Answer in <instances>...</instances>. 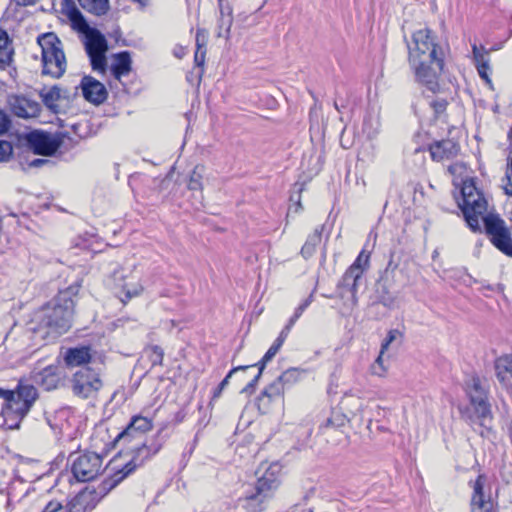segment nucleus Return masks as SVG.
Wrapping results in <instances>:
<instances>
[{
	"label": "nucleus",
	"mask_w": 512,
	"mask_h": 512,
	"mask_svg": "<svg viewBox=\"0 0 512 512\" xmlns=\"http://www.w3.org/2000/svg\"><path fill=\"white\" fill-rule=\"evenodd\" d=\"M13 153L12 144L9 141L0 140V162H6Z\"/></svg>",
	"instance_id": "c9c22d12"
},
{
	"label": "nucleus",
	"mask_w": 512,
	"mask_h": 512,
	"mask_svg": "<svg viewBox=\"0 0 512 512\" xmlns=\"http://www.w3.org/2000/svg\"><path fill=\"white\" fill-rule=\"evenodd\" d=\"M13 50H0V67L4 68L9 65L12 60Z\"/></svg>",
	"instance_id": "79ce46f5"
},
{
	"label": "nucleus",
	"mask_w": 512,
	"mask_h": 512,
	"mask_svg": "<svg viewBox=\"0 0 512 512\" xmlns=\"http://www.w3.org/2000/svg\"><path fill=\"white\" fill-rule=\"evenodd\" d=\"M323 229L324 227L322 225L317 226L314 232L308 236L305 244L301 248V255L305 259L310 258L314 254L316 247L321 242Z\"/></svg>",
	"instance_id": "cd10ccee"
},
{
	"label": "nucleus",
	"mask_w": 512,
	"mask_h": 512,
	"mask_svg": "<svg viewBox=\"0 0 512 512\" xmlns=\"http://www.w3.org/2000/svg\"><path fill=\"white\" fill-rule=\"evenodd\" d=\"M8 127L9 119L7 115L2 110H0V134L6 132Z\"/></svg>",
	"instance_id": "8fccbe9b"
},
{
	"label": "nucleus",
	"mask_w": 512,
	"mask_h": 512,
	"mask_svg": "<svg viewBox=\"0 0 512 512\" xmlns=\"http://www.w3.org/2000/svg\"><path fill=\"white\" fill-rule=\"evenodd\" d=\"M432 108L436 114H441L446 110L447 101L444 99H438L431 103Z\"/></svg>",
	"instance_id": "c03bdc74"
},
{
	"label": "nucleus",
	"mask_w": 512,
	"mask_h": 512,
	"mask_svg": "<svg viewBox=\"0 0 512 512\" xmlns=\"http://www.w3.org/2000/svg\"><path fill=\"white\" fill-rule=\"evenodd\" d=\"M408 50L409 64L416 80L429 91L436 93L439 90L438 79L444 68V53L431 31L421 29L413 33Z\"/></svg>",
	"instance_id": "f257e3e1"
},
{
	"label": "nucleus",
	"mask_w": 512,
	"mask_h": 512,
	"mask_svg": "<svg viewBox=\"0 0 512 512\" xmlns=\"http://www.w3.org/2000/svg\"><path fill=\"white\" fill-rule=\"evenodd\" d=\"M495 371L498 380L502 383L512 378V355H503L495 360Z\"/></svg>",
	"instance_id": "a878e982"
},
{
	"label": "nucleus",
	"mask_w": 512,
	"mask_h": 512,
	"mask_svg": "<svg viewBox=\"0 0 512 512\" xmlns=\"http://www.w3.org/2000/svg\"><path fill=\"white\" fill-rule=\"evenodd\" d=\"M299 317V315L294 313V315L290 318L288 324L283 328V330H287V335L289 334L290 329L292 328V326L295 324Z\"/></svg>",
	"instance_id": "6e6d98bb"
},
{
	"label": "nucleus",
	"mask_w": 512,
	"mask_h": 512,
	"mask_svg": "<svg viewBox=\"0 0 512 512\" xmlns=\"http://www.w3.org/2000/svg\"><path fill=\"white\" fill-rule=\"evenodd\" d=\"M278 353V350L276 348H274L272 345L271 347L268 349V351L265 353V355L263 356L262 360L253 365L254 368L257 366L258 367V371L256 374H254L252 376V378L247 382V384L241 389L240 393H246V394H250L254 391V388L258 382V380L260 379L261 375H262V372L266 366V364L272 360V358Z\"/></svg>",
	"instance_id": "4be33fe9"
},
{
	"label": "nucleus",
	"mask_w": 512,
	"mask_h": 512,
	"mask_svg": "<svg viewBox=\"0 0 512 512\" xmlns=\"http://www.w3.org/2000/svg\"><path fill=\"white\" fill-rule=\"evenodd\" d=\"M250 370H248L246 373H242V372H239L240 373V376L238 377V381L239 382H244L247 380V374Z\"/></svg>",
	"instance_id": "bf43d9fd"
},
{
	"label": "nucleus",
	"mask_w": 512,
	"mask_h": 512,
	"mask_svg": "<svg viewBox=\"0 0 512 512\" xmlns=\"http://www.w3.org/2000/svg\"><path fill=\"white\" fill-rule=\"evenodd\" d=\"M466 392L480 425L490 424L492 421L491 407L487 400V392L479 377L472 376L466 381Z\"/></svg>",
	"instance_id": "0eeeda50"
},
{
	"label": "nucleus",
	"mask_w": 512,
	"mask_h": 512,
	"mask_svg": "<svg viewBox=\"0 0 512 512\" xmlns=\"http://www.w3.org/2000/svg\"><path fill=\"white\" fill-rule=\"evenodd\" d=\"M472 52L476 67L489 63L488 51L483 46L478 47L476 44H473Z\"/></svg>",
	"instance_id": "473e14b6"
},
{
	"label": "nucleus",
	"mask_w": 512,
	"mask_h": 512,
	"mask_svg": "<svg viewBox=\"0 0 512 512\" xmlns=\"http://www.w3.org/2000/svg\"><path fill=\"white\" fill-rule=\"evenodd\" d=\"M299 317V315L294 313V315L290 318L288 324L283 328V330H287V335L289 334L290 329L292 328V326L295 324Z\"/></svg>",
	"instance_id": "5fc2aeb1"
},
{
	"label": "nucleus",
	"mask_w": 512,
	"mask_h": 512,
	"mask_svg": "<svg viewBox=\"0 0 512 512\" xmlns=\"http://www.w3.org/2000/svg\"><path fill=\"white\" fill-rule=\"evenodd\" d=\"M39 96L42 99L44 105L51 111L57 113L59 111V105L57 102L60 99V88L58 86H52L50 88H42L39 91Z\"/></svg>",
	"instance_id": "bb28decb"
},
{
	"label": "nucleus",
	"mask_w": 512,
	"mask_h": 512,
	"mask_svg": "<svg viewBox=\"0 0 512 512\" xmlns=\"http://www.w3.org/2000/svg\"><path fill=\"white\" fill-rule=\"evenodd\" d=\"M462 203L459 204L465 220L472 231H481L480 221L486 217L488 213V203L483 193L478 190L474 179H466L463 181L461 188Z\"/></svg>",
	"instance_id": "39448f33"
},
{
	"label": "nucleus",
	"mask_w": 512,
	"mask_h": 512,
	"mask_svg": "<svg viewBox=\"0 0 512 512\" xmlns=\"http://www.w3.org/2000/svg\"><path fill=\"white\" fill-rule=\"evenodd\" d=\"M347 421V415H345L340 408H333L330 415L322 421L319 429L323 434H326L329 429H337L345 426Z\"/></svg>",
	"instance_id": "393cba45"
},
{
	"label": "nucleus",
	"mask_w": 512,
	"mask_h": 512,
	"mask_svg": "<svg viewBox=\"0 0 512 512\" xmlns=\"http://www.w3.org/2000/svg\"><path fill=\"white\" fill-rule=\"evenodd\" d=\"M37 42L42 52V73L53 78L61 77L67 66L61 41L54 33H46L40 35Z\"/></svg>",
	"instance_id": "423d86ee"
},
{
	"label": "nucleus",
	"mask_w": 512,
	"mask_h": 512,
	"mask_svg": "<svg viewBox=\"0 0 512 512\" xmlns=\"http://www.w3.org/2000/svg\"><path fill=\"white\" fill-rule=\"evenodd\" d=\"M253 368H254L253 365L238 366V367L233 368L232 370L229 371V373L225 376V378L220 382V384H219L220 390H224L227 387V385L229 384V380L233 375L238 374V372L246 373L248 370H251Z\"/></svg>",
	"instance_id": "f704fd0d"
},
{
	"label": "nucleus",
	"mask_w": 512,
	"mask_h": 512,
	"mask_svg": "<svg viewBox=\"0 0 512 512\" xmlns=\"http://www.w3.org/2000/svg\"><path fill=\"white\" fill-rule=\"evenodd\" d=\"M91 360L90 347L82 346L70 348L66 351L64 361L67 366L77 367L89 363Z\"/></svg>",
	"instance_id": "412c9836"
},
{
	"label": "nucleus",
	"mask_w": 512,
	"mask_h": 512,
	"mask_svg": "<svg viewBox=\"0 0 512 512\" xmlns=\"http://www.w3.org/2000/svg\"><path fill=\"white\" fill-rule=\"evenodd\" d=\"M223 390H220V386L217 387V389L214 391L213 394V400L216 398H219Z\"/></svg>",
	"instance_id": "680f3d73"
},
{
	"label": "nucleus",
	"mask_w": 512,
	"mask_h": 512,
	"mask_svg": "<svg viewBox=\"0 0 512 512\" xmlns=\"http://www.w3.org/2000/svg\"><path fill=\"white\" fill-rule=\"evenodd\" d=\"M304 373V369L292 367L285 370L276 380L282 384V387L285 390L286 386H291L297 383Z\"/></svg>",
	"instance_id": "7c9ffc66"
},
{
	"label": "nucleus",
	"mask_w": 512,
	"mask_h": 512,
	"mask_svg": "<svg viewBox=\"0 0 512 512\" xmlns=\"http://www.w3.org/2000/svg\"><path fill=\"white\" fill-rule=\"evenodd\" d=\"M371 373L373 375L382 377L386 373V367L384 365H377V364L373 363L371 366Z\"/></svg>",
	"instance_id": "3c124183"
},
{
	"label": "nucleus",
	"mask_w": 512,
	"mask_h": 512,
	"mask_svg": "<svg viewBox=\"0 0 512 512\" xmlns=\"http://www.w3.org/2000/svg\"><path fill=\"white\" fill-rule=\"evenodd\" d=\"M277 465L270 466L258 479L256 492L247 498L248 506L254 511L262 510L260 504L272 496V492L278 487V479L275 474Z\"/></svg>",
	"instance_id": "9b49d317"
},
{
	"label": "nucleus",
	"mask_w": 512,
	"mask_h": 512,
	"mask_svg": "<svg viewBox=\"0 0 512 512\" xmlns=\"http://www.w3.org/2000/svg\"><path fill=\"white\" fill-rule=\"evenodd\" d=\"M311 304V297L307 298L303 303H301L295 310V313L299 316L305 311V309Z\"/></svg>",
	"instance_id": "603ef678"
},
{
	"label": "nucleus",
	"mask_w": 512,
	"mask_h": 512,
	"mask_svg": "<svg viewBox=\"0 0 512 512\" xmlns=\"http://www.w3.org/2000/svg\"><path fill=\"white\" fill-rule=\"evenodd\" d=\"M205 167L203 165H196L191 172L188 189L191 191H201L203 189L202 179L204 176Z\"/></svg>",
	"instance_id": "2f4dec72"
},
{
	"label": "nucleus",
	"mask_w": 512,
	"mask_h": 512,
	"mask_svg": "<svg viewBox=\"0 0 512 512\" xmlns=\"http://www.w3.org/2000/svg\"><path fill=\"white\" fill-rule=\"evenodd\" d=\"M163 350L159 346H153L151 348V362L153 365H161L163 361Z\"/></svg>",
	"instance_id": "ea45409f"
},
{
	"label": "nucleus",
	"mask_w": 512,
	"mask_h": 512,
	"mask_svg": "<svg viewBox=\"0 0 512 512\" xmlns=\"http://www.w3.org/2000/svg\"><path fill=\"white\" fill-rule=\"evenodd\" d=\"M205 57H206V49H196V52L194 55L195 64L199 67L204 66Z\"/></svg>",
	"instance_id": "a18cd8bd"
},
{
	"label": "nucleus",
	"mask_w": 512,
	"mask_h": 512,
	"mask_svg": "<svg viewBox=\"0 0 512 512\" xmlns=\"http://www.w3.org/2000/svg\"><path fill=\"white\" fill-rule=\"evenodd\" d=\"M102 387V381L97 372L88 366L77 370L71 379L73 393L81 398L94 397Z\"/></svg>",
	"instance_id": "1a4fd4ad"
},
{
	"label": "nucleus",
	"mask_w": 512,
	"mask_h": 512,
	"mask_svg": "<svg viewBox=\"0 0 512 512\" xmlns=\"http://www.w3.org/2000/svg\"><path fill=\"white\" fill-rule=\"evenodd\" d=\"M133 469H134V467H133V468L128 469V471L124 474V476H125V475H127L128 473L132 472V470H133Z\"/></svg>",
	"instance_id": "0e129e2a"
},
{
	"label": "nucleus",
	"mask_w": 512,
	"mask_h": 512,
	"mask_svg": "<svg viewBox=\"0 0 512 512\" xmlns=\"http://www.w3.org/2000/svg\"><path fill=\"white\" fill-rule=\"evenodd\" d=\"M98 494L95 490L86 489L76 495L66 505L52 500L46 504L42 512H85L92 510L98 502Z\"/></svg>",
	"instance_id": "9d476101"
},
{
	"label": "nucleus",
	"mask_w": 512,
	"mask_h": 512,
	"mask_svg": "<svg viewBox=\"0 0 512 512\" xmlns=\"http://www.w3.org/2000/svg\"><path fill=\"white\" fill-rule=\"evenodd\" d=\"M486 478L479 475L473 484L471 512H493L494 504L490 494L484 491Z\"/></svg>",
	"instance_id": "dca6fc26"
},
{
	"label": "nucleus",
	"mask_w": 512,
	"mask_h": 512,
	"mask_svg": "<svg viewBox=\"0 0 512 512\" xmlns=\"http://www.w3.org/2000/svg\"><path fill=\"white\" fill-rule=\"evenodd\" d=\"M374 363L377 365H384L383 364V354H381V352L379 353V356L377 357V359L375 360Z\"/></svg>",
	"instance_id": "052dcab7"
},
{
	"label": "nucleus",
	"mask_w": 512,
	"mask_h": 512,
	"mask_svg": "<svg viewBox=\"0 0 512 512\" xmlns=\"http://www.w3.org/2000/svg\"><path fill=\"white\" fill-rule=\"evenodd\" d=\"M431 157L435 161L450 160L459 153V145L452 140L436 141L429 146Z\"/></svg>",
	"instance_id": "6ab92c4d"
},
{
	"label": "nucleus",
	"mask_w": 512,
	"mask_h": 512,
	"mask_svg": "<svg viewBox=\"0 0 512 512\" xmlns=\"http://www.w3.org/2000/svg\"><path fill=\"white\" fill-rule=\"evenodd\" d=\"M152 427H153V424H152L151 419H149L147 417H143V416H134L131 419L127 428L118 435L117 440H122V439L128 438L134 432H139V433L148 432L152 429Z\"/></svg>",
	"instance_id": "5701e85b"
},
{
	"label": "nucleus",
	"mask_w": 512,
	"mask_h": 512,
	"mask_svg": "<svg viewBox=\"0 0 512 512\" xmlns=\"http://www.w3.org/2000/svg\"><path fill=\"white\" fill-rule=\"evenodd\" d=\"M80 87L83 97L93 104H101L107 99L108 93L105 86L91 76H84Z\"/></svg>",
	"instance_id": "f3484780"
},
{
	"label": "nucleus",
	"mask_w": 512,
	"mask_h": 512,
	"mask_svg": "<svg viewBox=\"0 0 512 512\" xmlns=\"http://www.w3.org/2000/svg\"><path fill=\"white\" fill-rule=\"evenodd\" d=\"M131 64L132 60L128 51L115 54L110 68L113 76L120 80L122 76L128 75L131 71Z\"/></svg>",
	"instance_id": "aec40b11"
},
{
	"label": "nucleus",
	"mask_w": 512,
	"mask_h": 512,
	"mask_svg": "<svg viewBox=\"0 0 512 512\" xmlns=\"http://www.w3.org/2000/svg\"><path fill=\"white\" fill-rule=\"evenodd\" d=\"M284 389L282 384L276 379L269 384L257 398V406L261 413L265 414L269 411L273 402L282 400Z\"/></svg>",
	"instance_id": "a211bd4d"
},
{
	"label": "nucleus",
	"mask_w": 512,
	"mask_h": 512,
	"mask_svg": "<svg viewBox=\"0 0 512 512\" xmlns=\"http://www.w3.org/2000/svg\"><path fill=\"white\" fill-rule=\"evenodd\" d=\"M27 146L38 155L51 156L60 147V140L42 131H32L25 137Z\"/></svg>",
	"instance_id": "ddd939ff"
},
{
	"label": "nucleus",
	"mask_w": 512,
	"mask_h": 512,
	"mask_svg": "<svg viewBox=\"0 0 512 512\" xmlns=\"http://www.w3.org/2000/svg\"><path fill=\"white\" fill-rule=\"evenodd\" d=\"M510 172L506 176V183L503 185L504 191L508 196H512V158L509 165Z\"/></svg>",
	"instance_id": "37998d69"
},
{
	"label": "nucleus",
	"mask_w": 512,
	"mask_h": 512,
	"mask_svg": "<svg viewBox=\"0 0 512 512\" xmlns=\"http://www.w3.org/2000/svg\"><path fill=\"white\" fill-rule=\"evenodd\" d=\"M208 33L204 29H198L196 33L197 49H206Z\"/></svg>",
	"instance_id": "a19ab883"
},
{
	"label": "nucleus",
	"mask_w": 512,
	"mask_h": 512,
	"mask_svg": "<svg viewBox=\"0 0 512 512\" xmlns=\"http://www.w3.org/2000/svg\"><path fill=\"white\" fill-rule=\"evenodd\" d=\"M35 381L45 390L58 389L64 385L66 379L65 370L62 367L49 365L34 376Z\"/></svg>",
	"instance_id": "4468645a"
},
{
	"label": "nucleus",
	"mask_w": 512,
	"mask_h": 512,
	"mask_svg": "<svg viewBox=\"0 0 512 512\" xmlns=\"http://www.w3.org/2000/svg\"><path fill=\"white\" fill-rule=\"evenodd\" d=\"M477 71L479 73V76L482 79H485L488 83H490L489 79V71H490V65L488 64H482L481 66L476 67Z\"/></svg>",
	"instance_id": "de8ad7c7"
},
{
	"label": "nucleus",
	"mask_w": 512,
	"mask_h": 512,
	"mask_svg": "<svg viewBox=\"0 0 512 512\" xmlns=\"http://www.w3.org/2000/svg\"><path fill=\"white\" fill-rule=\"evenodd\" d=\"M49 161L46 159H35L30 162V167H41L42 165L48 163Z\"/></svg>",
	"instance_id": "4d7b16f0"
},
{
	"label": "nucleus",
	"mask_w": 512,
	"mask_h": 512,
	"mask_svg": "<svg viewBox=\"0 0 512 512\" xmlns=\"http://www.w3.org/2000/svg\"><path fill=\"white\" fill-rule=\"evenodd\" d=\"M74 27L85 35V49L90 58L93 70L104 72L106 68L105 53L108 49L104 35L88 25L82 13L74 8L69 12Z\"/></svg>",
	"instance_id": "20e7f679"
},
{
	"label": "nucleus",
	"mask_w": 512,
	"mask_h": 512,
	"mask_svg": "<svg viewBox=\"0 0 512 512\" xmlns=\"http://www.w3.org/2000/svg\"><path fill=\"white\" fill-rule=\"evenodd\" d=\"M0 398L4 400L1 415L5 424L18 428L20 421L29 413L38 399V391L32 384L19 381L15 390L0 388Z\"/></svg>",
	"instance_id": "7ed1b4c3"
},
{
	"label": "nucleus",
	"mask_w": 512,
	"mask_h": 512,
	"mask_svg": "<svg viewBox=\"0 0 512 512\" xmlns=\"http://www.w3.org/2000/svg\"><path fill=\"white\" fill-rule=\"evenodd\" d=\"M483 223L492 244L503 254L512 257V237L504 220L497 214L489 213L483 218Z\"/></svg>",
	"instance_id": "6e6552de"
},
{
	"label": "nucleus",
	"mask_w": 512,
	"mask_h": 512,
	"mask_svg": "<svg viewBox=\"0 0 512 512\" xmlns=\"http://www.w3.org/2000/svg\"><path fill=\"white\" fill-rule=\"evenodd\" d=\"M219 7L220 17L218 19L217 37L229 39L233 23L232 8L229 5L223 6L222 0H219Z\"/></svg>",
	"instance_id": "b1692460"
},
{
	"label": "nucleus",
	"mask_w": 512,
	"mask_h": 512,
	"mask_svg": "<svg viewBox=\"0 0 512 512\" xmlns=\"http://www.w3.org/2000/svg\"><path fill=\"white\" fill-rule=\"evenodd\" d=\"M299 317V315L294 313V315L290 318L288 324L283 328V330H287V335L289 334L290 329L292 328V326L295 324Z\"/></svg>",
	"instance_id": "864d4df0"
},
{
	"label": "nucleus",
	"mask_w": 512,
	"mask_h": 512,
	"mask_svg": "<svg viewBox=\"0 0 512 512\" xmlns=\"http://www.w3.org/2000/svg\"><path fill=\"white\" fill-rule=\"evenodd\" d=\"M11 111L20 118H34L39 116L41 106L37 101L21 95H11L8 98Z\"/></svg>",
	"instance_id": "2eb2a0df"
},
{
	"label": "nucleus",
	"mask_w": 512,
	"mask_h": 512,
	"mask_svg": "<svg viewBox=\"0 0 512 512\" xmlns=\"http://www.w3.org/2000/svg\"><path fill=\"white\" fill-rule=\"evenodd\" d=\"M369 258V253H366L364 250L361 251L350 268L355 269V271L361 272L363 274L369 266Z\"/></svg>",
	"instance_id": "72a5a7b5"
},
{
	"label": "nucleus",
	"mask_w": 512,
	"mask_h": 512,
	"mask_svg": "<svg viewBox=\"0 0 512 512\" xmlns=\"http://www.w3.org/2000/svg\"><path fill=\"white\" fill-rule=\"evenodd\" d=\"M12 50L9 43V37L6 31L0 30V50Z\"/></svg>",
	"instance_id": "49530a36"
},
{
	"label": "nucleus",
	"mask_w": 512,
	"mask_h": 512,
	"mask_svg": "<svg viewBox=\"0 0 512 512\" xmlns=\"http://www.w3.org/2000/svg\"><path fill=\"white\" fill-rule=\"evenodd\" d=\"M80 289L79 284L71 285L62 290L49 303L39 309L33 318L31 327L34 332H44V337H57L66 333L72 326L75 297Z\"/></svg>",
	"instance_id": "f03ea898"
},
{
	"label": "nucleus",
	"mask_w": 512,
	"mask_h": 512,
	"mask_svg": "<svg viewBox=\"0 0 512 512\" xmlns=\"http://www.w3.org/2000/svg\"><path fill=\"white\" fill-rule=\"evenodd\" d=\"M361 277V272L355 271V269L349 267L346 270L345 274L343 275L342 280L339 284L340 287L347 288L351 292L354 301L356 300L358 281L361 279Z\"/></svg>",
	"instance_id": "c85d7f7f"
},
{
	"label": "nucleus",
	"mask_w": 512,
	"mask_h": 512,
	"mask_svg": "<svg viewBox=\"0 0 512 512\" xmlns=\"http://www.w3.org/2000/svg\"><path fill=\"white\" fill-rule=\"evenodd\" d=\"M133 3H136L140 6V8H145L150 3V0H131Z\"/></svg>",
	"instance_id": "13d9d810"
},
{
	"label": "nucleus",
	"mask_w": 512,
	"mask_h": 512,
	"mask_svg": "<svg viewBox=\"0 0 512 512\" xmlns=\"http://www.w3.org/2000/svg\"><path fill=\"white\" fill-rule=\"evenodd\" d=\"M80 6L94 15H103L109 9L108 0H78Z\"/></svg>",
	"instance_id": "c756f323"
},
{
	"label": "nucleus",
	"mask_w": 512,
	"mask_h": 512,
	"mask_svg": "<svg viewBox=\"0 0 512 512\" xmlns=\"http://www.w3.org/2000/svg\"><path fill=\"white\" fill-rule=\"evenodd\" d=\"M382 303L384 304V306H390L391 302H388V301H382Z\"/></svg>",
	"instance_id": "e2e57ef3"
},
{
	"label": "nucleus",
	"mask_w": 512,
	"mask_h": 512,
	"mask_svg": "<svg viewBox=\"0 0 512 512\" xmlns=\"http://www.w3.org/2000/svg\"><path fill=\"white\" fill-rule=\"evenodd\" d=\"M401 336H402V334L399 330H397V329L390 330L387 334V337L384 339V341L381 344V354H384L385 351L391 345V343Z\"/></svg>",
	"instance_id": "4c0bfd02"
},
{
	"label": "nucleus",
	"mask_w": 512,
	"mask_h": 512,
	"mask_svg": "<svg viewBox=\"0 0 512 512\" xmlns=\"http://www.w3.org/2000/svg\"><path fill=\"white\" fill-rule=\"evenodd\" d=\"M135 463L133 464V467H136L137 466V462L138 461H134Z\"/></svg>",
	"instance_id": "338daca9"
},
{
	"label": "nucleus",
	"mask_w": 512,
	"mask_h": 512,
	"mask_svg": "<svg viewBox=\"0 0 512 512\" xmlns=\"http://www.w3.org/2000/svg\"><path fill=\"white\" fill-rule=\"evenodd\" d=\"M101 465L102 458L98 454L86 453L74 460L72 473L78 481H90L98 475Z\"/></svg>",
	"instance_id": "f8f14e48"
},
{
	"label": "nucleus",
	"mask_w": 512,
	"mask_h": 512,
	"mask_svg": "<svg viewBox=\"0 0 512 512\" xmlns=\"http://www.w3.org/2000/svg\"><path fill=\"white\" fill-rule=\"evenodd\" d=\"M287 337V330H282L272 346L279 351Z\"/></svg>",
	"instance_id": "09e8293b"
},
{
	"label": "nucleus",
	"mask_w": 512,
	"mask_h": 512,
	"mask_svg": "<svg viewBox=\"0 0 512 512\" xmlns=\"http://www.w3.org/2000/svg\"><path fill=\"white\" fill-rule=\"evenodd\" d=\"M297 206H298L299 208H301L300 200H298V201H297Z\"/></svg>",
	"instance_id": "69168bd1"
},
{
	"label": "nucleus",
	"mask_w": 512,
	"mask_h": 512,
	"mask_svg": "<svg viewBox=\"0 0 512 512\" xmlns=\"http://www.w3.org/2000/svg\"><path fill=\"white\" fill-rule=\"evenodd\" d=\"M124 290H125V299H122L123 303L132 299L133 297L140 295L141 292L143 291V287L140 284H135L132 287L125 286Z\"/></svg>",
	"instance_id": "58836bf2"
},
{
	"label": "nucleus",
	"mask_w": 512,
	"mask_h": 512,
	"mask_svg": "<svg viewBox=\"0 0 512 512\" xmlns=\"http://www.w3.org/2000/svg\"><path fill=\"white\" fill-rule=\"evenodd\" d=\"M135 463L133 464V467H136L137 466V462L138 461H134Z\"/></svg>",
	"instance_id": "774afa93"
},
{
	"label": "nucleus",
	"mask_w": 512,
	"mask_h": 512,
	"mask_svg": "<svg viewBox=\"0 0 512 512\" xmlns=\"http://www.w3.org/2000/svg\"><path fill=\"white\" fill-rule=\"evenodd\" d=\"M155 453L156 450L152 452L149 447H147L145 444H142L140 447L136 449L133 461H139V463H142L144 459L149 458L151 455Z\"/></svg>",
	"instance_id": "e433bc0d"
}]
</instances>
